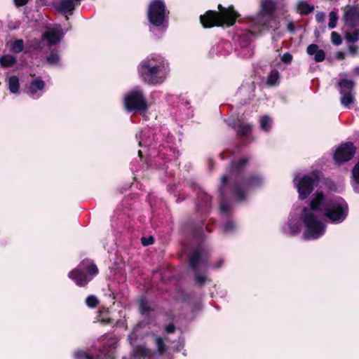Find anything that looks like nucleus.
I'll use <instances>...</instances> for the list:
<instances>
[{
	"label": "nucleus",
	"mask_w": 359,
	"mask_h": 359,
	"mask_svg": "<svg viewBox=\"0 0 359 359\" xmlns=\"http://www.w3.org/2000/svg\"><path fill=\"white\" fill-rule=\"evenodd\" d=\"M348 215V205L345 201L331 193L327 184L320 187L311 197L309 206L304 208L301 219L306 229L304 237L306 240L317 239L325 232V224L322 216L333 223L342 222Z\"/></svg>",
	"instance_id": "f257e3e1"
},
{
	"label": "nucleus",
	"mask_w": 359,
	"mask_h": 359,
	"mask_svg": "<svg viewBox=\"0 0 359 359\" xmlns=\"http://www.w3.org/2000/svg\"><path fill=\"white\" fill-rule=\"evenodd\" d=\"M168 72V62L157 54L148 56L140 65V73L142 78L151 84L163 82Z\"/></svg>",
	"instance_id": "f03ea898"
},
{
	"label": "nucleus",
	"mask_w": 359,
	"mask_h": 359,
	"mask_svg": "<svg viewBox=\"0 0 359 359\" xmlns=\"http://www.w3.org/2000/svg\"><path fill=\"white\" fill-rule=\"evenodd\" d=\"M218 7L220 13L209 11L205 15H201V22L204 27L233 25L236 18L238 17L237 13L231 8L226 9L220 4Z\"/></svg>",
	"instance_id": "7ed1b4c3"
},
{
	"label": "nucleus",
	"mask_w": 359,
	"mask_h": 359,
	"mask_svg": "<svg viewBox=\"0 0 359 359\" xmlns=\"http://www.w3.org/2000/svg\"><path fill=\"white\" fill-rule=\"evenodd\" d=\"M98 273V269L94 264L88 262H81L79 266L69 273V278L79 286H85Z\"/></svg>",
	"instance_id": "20e7f679"
},
{
	"label": "nucleus",
	"mask_w": 359,
	"mask_h": 359,
	"mask_svg": "<svg viewBox=\"0 0 359 359\" xmlns=\"http://www.w3.org/2000/svg\"><path fill=\"white\" fill-rule=\"evenodd\" d=\"M123 102L128 111L133 110L145 111L148 107L146 99L140 90H133L127 93L124 96Z\"/></svg>",
	"instance_id": "39448f33"
},
{
	"label": "nucleus",
	"mask_w": 359,
	"mask_h": 359,
	"mask_svg": "<svg viewBox=\"0 0 359 359\" xmlns=\"http://www.w3.org/2000/svg\"><path fill=\"white\" fill-rule=\"evenodd\" d=\"M340 76L338 83V89L341 95L340 102L344 107L350 108V105L355 100L353 93L354 83L352 80L347 79L344 74H341Z\"/></svg>",
	"instance_id": "423d86ee"
},
{
	"label": "nucleus",
	"mask_w": 359,
	"mask_h": 359,
	"mask_svg": "<svg viewBox=\"0 0 359 359\" xmlns=\"http://www.w3.org/2000/svg\"><path fill=\"white\" fill-rule=\"evenodd\" d=\"M166 17L165 5L162 1L156 0L150 4L148 10V18L152 25L155 26L163 25Z\"/></svg>",
	"instance_id": "0eeeda50"
},
{
	"label": "nucleus",
	"mask_w": 359,
	"mask_h": 359,
	"mask_svg": "<svg viewBox=\"0 0 359 359\" xmlns=\"http://www.w3.org/2000/svg\"><path fill=\"white\" fill-rule=\"evenodd\" d=\"M275 7V3L272 0H262L260 11L254 20L255 23L260 26H268L272 19Z\"/></svg>",
	"instance_id": "6e6552de"
},
{
	"label": "nucleus",
	"mask_w": 359,
	"mask_h": 359,
	"mask_svg": "<svg viewBox=\"0 0 359 359\" xmlns=\"http://www.w3.org/2000/svg\"><path fill=\"white\" fill-rule=\"evenodd\" d=\"M317 176L312 173L304 175L296 184L299 198L302 200L306 198L313 190V186L315 183Z\"/></svg>",
	"instance_id": "1a4fd4ad"
},
{
	"label": "nucleus",
	"mask_w": 359,
	"mask_h": 359,
	"mask_svg": "<svg viewBox=\"0 0 359 359\" xmlns=\"http://www.w3.org/2000/svg\"><path fill=\"white\" fill-rule=\"evenodd\" d=\"M355 152V148L352 143L348 142L341 144L335 150L334 159L337 163H342L351 160Z\"/></svg>",
	"instance_id": "9d476101"
},
{
	"label": "nucleus",
	"mask_w": 359,
	"mask_h": 359,
	"mask_svg": "<svg viewBox=\"0 0 359 359\" xmlns=\"http://www.w3.org/2000/svg\"><path fill=\"white\" fill-rule=\"evenodd\" d=\"M63 36V31L60 25H55L48 27L43 34V38L46 39L50 46L58 43Z\"/></svg>",
	"instance_id": "9b49d317"
},
{
	"label": "nucleus",
	"mask_w": 359,
	"mask_h": 359,
	"mask_svg": "<svg viewBox=\"0 0 359 359\" xmlns=\"http://www.w3.org/2000/svg\"><path fill=\"white\" fill-rule=\"evenodd\" d=\"M344 20L349 29L359 27V8L348 7L345 10Z\"/></svg>",
	"instance_id": "f8f14e48"
},
{
	"label": "nucleus",
	"mask_w": 359,
	"mask_h": 359,
	"mask_svg": "<svg viewBox=\"0 0 359 359\" xmlns=\"http://www.w3.org/2000/svg\"><path fill=\"white\" fill-rule=\"evenodd\" d=\"M81 0H61L56 4V8L62 13L72 14L74 8Z\"/></svg>",
	"instance_id": "ddd939ff"
},
{
	"label": "nucleus",
	"mask_w": 359,
	"mask_h": 359,
	"mask_svg": "<svg viewBox=\"0 0 359 359\" xmlns=\"http://www.w3.org/2000/svg\"><path fill=\"white\" fill-rule=\"evenodd\" d=\"M44 82L41 79L33 81L27 88V93L33 98L38 97L42 94Z\"/></svg>",
	"instance_id": "4468645a"
},
{
	"label": "nucleus",
	"mask_w": 359,
	"mask_h": 359,
	"mask_svg": "<svg viewBox=\"0 0 359 359\" xmlns=\"http://www.w3.org/2000/svg\"><path fill=\"white\" fill-rule=\"evenodd\" d=\"M306 53L311 56H313L316 62H323L325 57V53L323 50L320 49L316 44H311L306 48Z\"/></svg>",
	"instance_id": "2eb2a0df"
},
{
	"label": "nucleus",
	"mask_w": 359,
	"mask_h": 359,
	"mask_svg": "<svg viewBox=\"0 0 359 359\" xmlns=\"http://www.w3.org/2000/svg\"><path fill=\"white\" fill-rule=\"evenodd\" d=\"M351 184L355 191H359V162L352 169Z\"/></svg>",
	"instance_id": "dca6fc26"
},
{
	"label": "nucleus",
	"mask_w": 359,
	"mask_h": 359,
	"mask_svg": "<svg viewBox=\"0 0 359 359\" xmlns=\"http://www.w3.org/2000/svg\"><path fill=\"white\" fill-rule=\"evenodd\" d=\"M355 29H351L347 30L345 34V39L348 42L355 43L359 39V27H354Z\"/></svg>",
	"instance_id": "f3484780"
},
{
	"label": "nucleus",
	"mask_w": 359,
	"mask_h": 359,
	"mask_svg": "<svg viewBox=\"0 0 359 359\" xmlns=\"http://www.w3.org/2000/svg\"><path fill=\"white\" fill-rule=\"evenodd\" d=\"M10 50L13 53H20L23 50L24 43L21 39L15 40L14 41H9L7 43Z\"/></svg>",
	"instance_id": "a211bd4d"
},
{
	"label": "nucleus",
	"mask_w": 359,
	"mask_h": 359,
	"mask_svg": "<svg viewBox=\"0 0 359 359\" xmlns=\"http://www.w3.org/2000/svg\"><path fill=\"white\" fill-rule=\"evenodd\" d=\"M16 62V58L11 55H5L0 57V65L2 67H9Z\"/></svg>",
	"instance_id": "6ab92c4d"
},
{
	"label": "nucleus",
	"mask_w": 359,
	"mask_h": 359,
	"mask_svg": "<svg viewBox=\"0 0 359 359\" xmlns=\"http://www.w3.org/2000/svg\"><path fill=\"white\" fill-rule=\"evenodd\" d=\"M297 9L302 14H308L314 10V7L306 1H299L297 4Z\"/></svg>",
	"instance_id": "aec40b11"
},
{
	"label": "nucleus",
	"mask_w": 359,
	"mask_h": 359,
	"mask_svg": "<svg viewBox=\"0 0 359 359\" xmlns=\"http://www.w3.org/2000/svg\"><path fill=\"white\" fill-rule=\"evenodd\" d=\"M19 81L18 77L13 76L8 79V88L12 93H17L19 89Z\"/></svg>",
	"instance_id": "412c9836"
},
{
	"label": "nucleus",
	"mask_w": 359,
	"mask_h": 359,
	"mask_svg": "<svg viewBox=\"0 0 359 359\" xmlns=\"http://www.w3.org/2000/svg\"><path fill=\"white\" fill-rule=\"evenodd\" d=\"M118 341L116 339H111L108 343L107 346L109 351L104 353V357L108 359H112L114 358V350L116 348Z\"/></svg>",
	"instance_id": "4be33fe9"
},
{
	"label": "nucleus",
	"mask_w": 359,
	"mask_h": 359,
	"mask_svg": "<svg viewBox=\"0 0 359 359\" xmlns=\"http://www.w3.org/2000/svg\"><path fill=\"white\" fill-rule=\"evenodd\" d=\"M279 77L278 72L277 70H272L268 76L266 83L269 86L276 85L278 83Z\"/></svg>",
	"instance_id": "5701e85b"
},
{
	"label": "nucleus",
	"mask_w": 359,
	"mask_h": 359,
	"mask_svg": "<svg viewBox=\"0 0 359 359\" xmlns=\"http://www.w3.org/2000/svg\"><path fill=\"white\" fill-rule=\"evenodd\" d=\"M272 121L268 116H264L260 118V127L262 130L268 131L271 126Z\"/></svg>",
	"instance_id": "b1692460"
},
{
	"label": "nucleus",
	"mask_w": 359,
	"mask_h": 359,
	"mask_svg": "<svg viewBox=\"0 0 359 359\" xmlns=\"http://www.w3.org/2000/svg\"><path fill=\"white\" fill-rule=\"evenodd\" d=\"M338 20V15L336 11H331L330 13V20L328 23V27L330 29H333L336 27L337 22Z\"/></svg>",
	"instance_id": "393cba45"
},
{
	"label": "nucleus",
	"mask_w": 359,
	"mask_h": 359,
	"mask_svg": "<svg viewBox=\"0 0 359 359\" xmlns=\"http://www.w3.org/2000/svg\"><path fill=\"white\" fill-rule=\"evenodd\" d=\"M200 255L198 252H194L190 257V265L193 269H196L198 265V262H199Z\"/></svg>",
	"instance_id": "a878e982"
},
{
	"label": "nucleus",
	"mask_w": 359,
	"mask_h": 359,
	"mask_svg": "<svg viewBox=\"0 0 359 359\" xmlns=\"http://www.w3.org/2000/svg\"><path fill=\"white\" fill-rule=\"evenodd\" d=\"M75 358L76 359H100L99 357L93 358L89 354L82 351H76L75 353Z\"/></svg>",
	"instance_id": "bb28decb"
},
{
	"label": "nucleus",
	"mask_w": 359,
	"mask_h": 359,
	"mask_svg": "<svg viewBox=\"0 0 359 359\" xmlns=\"http://www.w3.org/2000/svg\"><path fill=\"white\" fill-rule=\"evenodd\" d=\"M331 40L333 44L339 46L341 43V38L339 34L332 32L331 34Z\"/></svg>",
	"instance_id": "cd10ccee"
},
{
	"label": "nucleus",
	"mask_w": 359,
	"mask_h": 359,
	"mask_svg": "<svg viewBox=\"0 0 359 359\" xmlns=\"http://www.w3.org/2000/svg\"><path fill=\"white\" fill-rule=\"evenodd\" d=\"M86 302L89 307H95L97 304V299L95 296L90 295L86 298Z\"/></svg>",
	"instance_id": "c85d7f7f"
},
{
	"label": "nucleus",
	"mask_w": 359,
	"mask_h": 359,
	"mask_svg": "<svg viewBox=\"0 0 359 359\" xmlns=\"http://www.w3.org/2000/svg\"><path fill=\"white\" fill-rule=\"evenodd\" d=\"M156 343L158 348V351L160 353H163L165 351V346L161 338L158 337L156 339Z\"/></svg>",
	"instance_id": "c756f323"
},
{
	"label": "nucleus",
	"mask_w": 359,
	"mask_h": 359,
	"mask_svg": "<svg viewBox=\"0 0 359 359\" xmlns=\"http://www.w3.org/2000/svg\"><path fill=\"white\" fill-rule=\"evenodd\" d=\"M47 61L48 63L51 65L57 64L59 61V56L57 53H51L50 55L47 57Z\"/></svg>",
	"instance_id": "7c9ffc66"
},
{
	"label": "nucleus",
	"mask_w": 359,
	"mask_h": 359,
	"mask_svg": "<svg viewBox=\"0 0 359 359\" xmlns=\"http://www.w3.org/2000/svg\"><path fill=\"white\" fill-rule=\"evenodd\" d=\"M251 130V126L250 124H241L239 126L238 132L242 135H246Z\"/></svg>",
	"instance_id": "2f4dec72"
},
{
	"label": "nucleus",
	"mask_w": 359,
	"mask_h": 359,
	"mask_svg": "<svg viewBox=\"0 0 359 359\" xmlns=\"http://www.w3.org/2000/svg\"><path fill=\"white\" fill-rule=\"evenodd\" d=\"M149 351L148 349H146L142 347H140V348H137V350L135 351L134 358H137L138 355H142V356L147 355L149 354Z\"/></svg>",
	"instance_id": "473e14b6"
},
{
	"label": "nucleus",
	"mask_w": 359,
	"mask_h": 359,
	"mask_svg": "<svg viewBox=\"0 0 359 359\" xmlns=\"http://www.w3.org/2000/svg\"><path fill=\"white\" fill-rule=\"evenodd\" d=\"M288 226L290 228V233L292 234L297 233L300 231L299 226H296L292 220L289 221Z\"/></svg>",
	"instance_id": "72a5a7b5"
},
{
	"label": "nucleus",
	"mask_w": 359,
	"mask_h": 359,
	"mask_svg": "<svg viewBox=\"0 0 359 359\" xmlns=\"http://www.w3.org/2000/svg\"><path fill=\"white\" fill-rule=\"evenodd\" d=\"M292 60V56L291 54H290L288 53L283 54V56L281 57V60L283 62L287 63V64L290 63Z\"/></svg>",
	"instance_id": "f704fd0d"
},
{
	"label": "nucleus",
	"mask_w": 359,
	"mask_h": 359,
	"mask_svg": "<svg viewBox=\"0 0 359 359\" xmlns=\"http://www.w3.org/2000/svg\"><path fill=\"white\" fill-rule=\"evenodd\" d=\"M154 238L152 236H149V238H142V243L144 245H149L153 243Z\"/></svg>",
	"instance_id": "c9c22d12"
},
{
	"label": "nucleus",
	"mask_w": 359,
	"mask_h": 359,
	"mask_svg": "<svg viewBox=\"0 0 359 359\" xmlns=\"http://www.w3.org/2000/svg\"><path fill=\"white\" fill-rule=\"evenodd\" d=\"M247 161H248V158H243L240 159L237 163H235L234 165H233V166H235L236 168H238L241 167L242 165H243L244 164H245L247 163Z\"/></svg>",
	"instance_id": "e433bc0d"
},
{
	"label": "nucleus",
	"mask_w": 359,
	"mask_h": 359,
	"mask_svg": "<svg viewBox=\"0 0 359 359\" xmlns=\"http://www.w3.org/2000/svg\"><path fill=\"white\" fill-rule=\"evenodd\" d=\"M140 307L143 311H146L149 309L148 302L145 300H142L140 303Z\"/></svg>",
	"instance_id": "4c0bfd02"
},
{
	"label": "nucleus",
	"mask_w": 359,
	"mask_h": 359,
	"mask_svg": "<svg viewBox=\"0 0 359 359\" xmlns=\"http://www.w3.org/2000/svg\"><path fill=\"white\" fill-rule=\"evenodd\" d=\"M13 1H14L15 5L16 6L19 7V6H22L27 4V3L28 2L29 0H13Z\"/></svg>",
	"instance_id": "58836bf2"
},
{
	"label": "nucleus",
	"mask_w": 359,
	"mask_h": 359,
	"mask_svg": "<svg viewBox=\"0 0 359 359\" xmlns=\"http://www.w3.org/2000/svg\"><path fill=\"white\" fill-rule=\"evenodd\" d=\"M325 13L323 12H319L316 13V18L318 22H323L325 19Z\"/></svg>",
	"instance_id": "ea45409f"
},
{
	"label": "nucleus",
	"mask_w": 359,
	"mask_h": 359,
	"mask_svg": "<svg viewBox=\"0 0 359 359\" xmlns=\"http://www.w3.org/2000/svg\"><path fill=\"white\" fill-rule=\"evenodd\" d=\"M358 46H348V50L350 51L351 54L353 55H355L358 53Z\"/></svg>",
	"instance_id": "a19ab883"
},
{
	"label": "nucleus",
	"mask_w": 359,
	"mask_h": 359,
	"mask_svg": "<svg viewBox=\"0 0 359 359\" xmlns=\"http://www.w3.org/2000/svg\"><path fill=\"white\" fill-rule=\"evenodd\" d=\"M233 228V222H227L224 226V229L225 231H229L230 230H231Z\"/></svg>",
	"instance_id": "79ce46f5"
},
{
	"label": "nucleus",
	"mask_w": 359,
	"mask_h": 359,
	"mask_svg": "<svg viewBox=\"0 0 359 359\" xmlns=\"http://www.w3.org/2000/svg\"><path fill=\"white\" fill-rule=\"evenodd\" d=\"M205 277L203 276H197L196 280L198 283L203 284L205 281Z\"/></svg>",
	"instance_id": "37998d69"
},
{
	"label": "nucleus",
	"mask_w": 359,
	"mask_h": 359,
	"mask_svg": "<svg viewBox=\"0 0 359 359\" xmlns=\"http://www.w3.org/2000/svg\"><path fill=\"white\" fill-rule=\"evenodd\" d=\"M166 331L169 333H172L175 331V327L172 325H169L166 327Z\"/></svg>",
	"instance_id": "c03bdc74"
},
{
	"label": "nucleus",
	"mask_w": 359,
	"mask_h": 359,
	"mask_svg": "<svg viewBox=\"0 0 359 359\" xmlns=\"http://www.w3.org/2000/svg\"><path fill=\"white\" fill-rule=\"evenodd\" d=\"M336 57L338 59V60H342L344 58V54L341 52H339V53H337V55H336Z\"/></svg>",
	"instance_id": "a18cd8bd"
},
{
	"label": "nucleus",
	"mask_w": 359,
	"mask_h": 359,
	"mask_svg": "<svg viewBox=\"0 0 359 359\" xmlns=\"http://www.w3.org/2000/svg\"><path fill=\"white\" fill-rule=\"evenodd\" d=\"M227 209H228V208H227V206H226V205H221V210H222V212H226V211H227Z\"/></svg>",
	"instance_id": "49530a36"
},
{
	"label": "nucleus",
	"mask_w": 359,
	"mask_h": 359,
	"mask_svg": "<svg viewBox=\"0 0 359 359\" xmlns=\"http://www.w3.org/2000/svg\"><path fill=\"white\" fill-rule=\"evenodd\" d=\"M353 72L354 74L358 75L359 74V67L355 68L353 69Z\"/></svg>",
	"instance_id": "de8ad7c7"
},
{
	"label": "nucleus",
	"mask_w": 359,
	"mask_h": 359,
	"mask_svg": "<svg viewBox=\"0 0 359 359\" xmlns=\"http://www.w3.org/2000/svg\"><path fill=\"white\" fill-rule=\"evenodd\" d=\"M226 181H227V177L225 175L222 176V184H224Z\"/></svg>",
	"instance_id": "09e8293b"
},
{
	"label": "nucleus",
	"mask_w": 359,
	"mask_h": 359,
	"mask_svg": "<svg viewBox=\"0 0 359 359\" xmlns=\"http://www.w3.org/2000/svg\"><path fill=\"white\" fill-rule=\"evenodd\" d=\"M287 27H288V29L291 32H292L294 30V27H293L292 25H291V24L288 25Z\"/></svg>",
	"instance_id": "8fccbe9b"
},
{
	"label": "nucleus",
	"mask_w": 359,
	"mask_h": 359,
	"mask_svg": "<svg viewBox=\"0 0 359 359\" xmlns=\"http://www.w3.org/2000/svg\"><path fill=\"white\" fill-rule=\"evenodd\" d=\"M138 155L141 157L142 156V151L140 150H139L138 151Z\"/></svg>",
	"instance_id": "3c124183"
},
{
	"label": "nucleus",
	"mask_w": 359,
	"mask_h": 359,
	"mask_svg": "<svg viewBox=\"0 0 359 359\" xmlns=\"http://www.w3.org/2000/svg\"><path fill=\"white\" fill-rule=\"evenodd\" d=\"M139 145H140V147H142V142H141V141H140V142H139Z\"/></svg>",
	"instance_id": "603ef678"
},
{
	"label": "nucleus",
	"mask_w": 359,
	"mask_h": 359,
	"mask_svg": "<svg viewBox=\"0 0 359 359\" xmlns=\"http://www.w3.org/2000/svg\"><path fill=\"white\" fill-rule=\"evenodd\" d=\"M250 184H254V183H253V182L250 181Z\"/></svg>",
	"instance_id": "864d4df0"
}]
</instances>
